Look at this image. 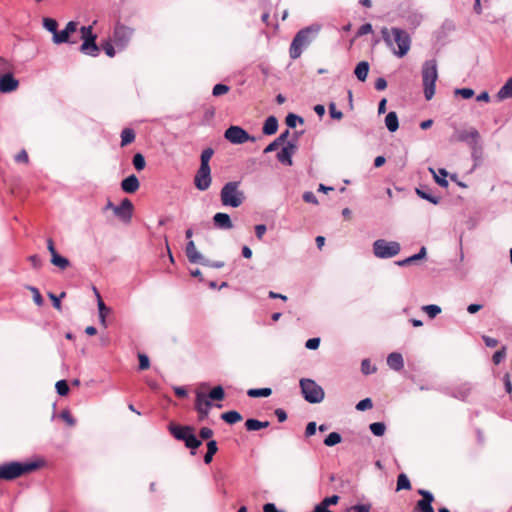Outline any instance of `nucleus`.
<instances>
[{
  "label": "nucleus",
  "mask_w": 512,
  "mask_h": 512,
  "mask_svg": "<svg viewBox=\"0 0 512 512\" xmlns=\"http://www.w3.org/2000/svg\"><path fill=\"white\" fill-rule=\"evenodd\" d=\"M316 430H317V426H316V423L315 422H309L306 426V429H305V436L306 437H311L312 435H314L316 433Z\"/></svg>",
  "instance_id": "60"
},
{
  "label": "nucleus",
  "mask_w": 512,
  "mask_h": 512,
  "mask_svg": "<svg viewBox=\"0 0 512 512\" xmlns=\"http://www.w3.org/2000/svg\"><path fill=\"white\" fill-rule=\"evenodd\" d=\"M320 25L313 24L304 29H301L294 37L289 53L292 59H297L301 56L303 49L309 46L312 41L317 37L320 32Z\"/></svg>",
  "instance_id": "2"
},
{
  "label": "nucleus",
  "mask_w": 512,
  "mask_h": 512,
  "mask_svg": "<svg viewBox=\"0 0 512 512\" xmlns=\"http://www.w3.org/2000/svg\"><path fill=\"white\" fill-rule=\"evenodd\" d=\"M361 370L364 374L368 375L374 373L376 371V368L371 365L368 359H365L361 363Z\"/></svg>",
  "instance_id": "53"
},
{
  "label": "nucleus",
  "mask_w": 512,
  "mask_h": 512,
  "mask_svg": "<svg viewBox=\"0 0 512 512\" xmlns=\"http://www.w3.org/2000/svg\"><path fill=\"white\" fill-rule=\"evenodd\" d=\"M41 466V463L10 462L0 466V479L12 480Z\"/></svg>",
  "instance_id": "5"
},
{
  "label": "nucleus",
  "mask_w": 512,
  "mask_h": 512,
  "mask_svg": "<svg viewBox=\"0 0 512 512\" xmlns=\"http://www.w3.org/2000/svg\"><path fill=\"white\" fill-rule=\"evenodd\" d=\"M455 93L462 96L464 99H469L474 95V90L471 88H461L457 89Z\"/></svg>",
  "instance_id": "54"
},
{
  "label": "nucleus",
  "mask_w": 512,
  "mask_h": 512,
  "mask_svg": "<svg viewBox=\"0 0 512 512\" xmlns=\"http://www.w3.org/2000/svg\"><path fill=\"white\" fill-rule=\"evenodd\" d=\"M213 223L217 228L220 229H232L233 223L230 216L227 213L218 212L213 216Z\"/></svg>",
  "instance_id": "19"
},
{
  "label": "nucleus",
  "mask_w": 512,
  "mask_h": 512,
  "mask_svg": "<svg viewBox=\"0 0 512 512\" xmlns=\"http://www.w3.org/2000/svg\"><path fill=\"white\" fill-rule=\"evenodd\" d=\"M13 65L12 63L5 59L0 57V77L5 76L6 74L12 73Z\"/></svg>",
  "instance_id": "36"
},
{
  "label": "nucleus",
  "mask_w": 512,
  "mask_h": 512,
  "mask_svg": "<svg viewBox=\"0 0 512 512\" xmlns=\"http://www.w3.org/2000/svg\"><path fill=\"white\" fill-rule=\"evenodd\" d=\"M224 396L225 393L222 386H216L210 391L208 398L212 400H222Z\"/></svg>",
  "instance_id": "42"
},
{
  "label": "nucleus",
  "mask_w": 512,
  "mask_h": 512,
  "mask_svg": "<svg viewBox=\"0 0 512 512\" xmlns=\"http://www.w3.org/2000/svg\"><path fill=\"white\" fill-rule=\"evenodd\" d=\"M381 34L386 45L392 50L395 56L402 58L409 52L411 48V38L406 31L396 27L390 30L384 27L381 30Z\"/></svg>",
  "instance_id": "1"
},
{
  "label": "nucleus",
  "mask_w": 512,
  "mask_h": 512,
  "mask_svg": "<svg viewBox=\"0 0 512 512\" xmlns=\"http://www.w3.org/2000/svg\"><path fill=\"white\" fill-rule=\"evenodd\" d=\"M135 139V133L132 129H124L121 133V145L125 146Z\"/></svg>",
  "instance_id": "38"
},
{
  "label": "nucleus",
  "mask_w": 512,
  "mask_h": 512,
  "mask_svg": "<svg viewBox=\"0 0 512 512\" xmlns=\"http://www.w3.org/2000/svg\"><path fill=\"white\" fill-rule=\"evenodd\" d=\"M339 501V496L332 495L323 499L318 505L324 508H328L330 505H335Z\"/></svg>",
  "instance_id": "49"
},
{
  "label": "nucleus",
  "mask_w": 512,
  "mask_h": 512,
  "mask_svg": "<svg viewBox=\"0 0 512 512\" xmlns=\"http://www.w3.org/2000/svg\"><path fill=\"white\" fill-rule=\"evenodd\" d=\"M300 387L305 400L309 403H320L325 397L323 388L312 379H301Z\"/></svg>",
  "instance_id": "7"
},
{
  "label": "nucleus",
  "mask_w": 512,
  "mask_h": 512,
  "mask_svg": "<svg viewBox=\"0 0 512 512\" xmlns=\"http://www.w3.org/2000/svg\"><path fill=\"white\" fill-rule=\"evenodd\" d=\"M228 91H229V87L227 85L216 84L213 87L212 93H213L214 96H221V95L226 94Z\"/></svg>",
  "instance_id": "52"
},
{
  "label": "nucleus",
  "mask_w": 512,
  "mask_h": 512,
  "mask_svg": "<svg viewBox=\"0 0 512 512\" xmlns=\"http://www.w3.org/2000/svg\"><path fill=\"white\" fill-rule=\"evenodd\" d=\"M267 231V228L264 224H259V225H256L255 226V233H256V237L261 240L264 236V234L266 233Z\"/></svg>",
  "instance_id": "61"
},
{
  "label": "nucleus",
  "mask_w": 512,
  "mask_h": 512,
  "mask_svg": "<svg viewBox=\"0 0 512 512\" xmlns=\"http://www.w3.org/2000/svg\"><path fill=\"white\" fill-rule=\"evenodd\" d=\"M56 391L59 395L65 396L69 392L68 384L65 380H59L55 384Z\"/></svg>",
  "instance_id": "45"
},
{
  "label": "nucleus",
  "mask_w": 512,
  "mask_h": 512,
  "mask_svg": "<svg viewBox=\"0 0 512 512\" xmlns=\"http://www.w3.org/2000/svg\"><path fill=\"white\" fill-rule=\"evenodd\" d=\"M94 293L96 295V298H97V307H98V314H99V322L100 324L106 328L107 327V323H106V317L107 315L110 313V308H108L105 303L103 302L99 292L97 291L96 288H94Z\"/></svg>",
  "instance_id": "18"
},
{
  "label": "nucleus",
  "mask_w": 512,
  "mask_h": 512,
  "mask_svg": "<svg viewBox=\"0 0 512 512\" xmlns=\"http://www.w3.org/2000/svg\"><path fill=\"white\" fill-rule=\"evenodd\" d=\"M77 30L78 23L75 21H69L63 30L58 31L57 33H55V35H53V43H76V40H71V35L74 34Z\"/></svg>",
  "instance_id": "11"
},
{
  "label": "nucleus",
  "mask_w": 512,
  "mask_h": 512,
  "mask_svg": "<svg viewBox=\"0 0 512 512\" xmlns=\"http://www.w3.org/2000/svg\"><path fill=\"white\" fill-rule=\"evenodd\" d=\"M247 394L253 398L268 397L272 394V390L270 388L249 389Z\"/></svg>",
  "instance_id": "34"
},
{
  "label": "nucleus",
  "mask_w": 512,
  "mask_h": 512,
  "mask_svg": "<svg viewBox=\"0 0 512 512\" xmlns=\"http://www.w3.org/2000/svg\"><path fill=\"white\" fill-rule=\"evenodd\" d=\"M297 150V146L294 142L288 141L284 144L282 149L277 154V159L280 163L286 166H292V157Z\"/></svg>",
  "instance_id": "12"
},
{
  "label": "nucleus",
  "mask_w": 512,
  "mask_h": 512,
  "mask_svg": "<svg viewBox=\"0 0 512 512\" xmlns=\"http://www.w3.org/2000/svg\"><path fill=\"white\" fill-rule=\"evenodd\" d=\"M116 46H114V43H112L110 40L108 41H105L103 43V49L106 53V55L110 58L114 57L115 54H116V49H115Z\"/></svg>",
  "instance_id": "48"
},
{
  "label": "nucleus",
  "mask_w": 512,
  "mask_h": 512,
  "mask_svg": "<svg viewBox=\"0 0 512 512\" xmlns=\"http://www.w3.org/2000/svg\"><path fill=\"white\" fill-rule=\"evenodd\" d=\"M220 200L225 207H240L245 201V193L240 188V182H227L220 191Z\"/></svg>",
  "instance_id": "4"
},
{
  "label": "nucleus",
  "mask_w": 512,
  "mask_h": 512,
  "mask_svg": "<svg viewBox=\"0 0 512 512\" xmlns=\"http://www.w3.org/2000/svg\"><path fill=\"white\" fill-rule=\"evenodd\" d=\"M422 309L430 318H434L441 313V308L434 304L425 305Z\"/></svg>",
  "instance_id": "40"
},
{
  "label": "nucleus",
  "mask_w": 512,
  "mask_h": 512,
  "mask_svg": "<svg viewBox=\"0 0 512 512\" xmlns=\"http://www.w3.org/2000/svg\"><path fill=\"white\" fill-rule=\"evenodd\" d=\"M297 123H303V119L295 114H288L286 117V124L290 128H295L297 126Z\"/></svg>",
  "instance_id": "47"
},
{
  "label": "nucleus",
  "mask_w": 512,
  "mask_h": 512,
  "mask_svg": "<svg viewBox=\"0 0 512 512\" xmlns=\"http://www.w3.org/2000/svg\"><path fill=\"white\" fill-rule=\"evenodd\" d=\"M186 255L190 262L206 264L203 255L197 250L193 240H190L186 246Z\"/></svg>",
  "instance_id": "17"
},
{
  "label": "nucleus",
  "mask_w": 512,
  "mask_h": 512,
  "mask_svg": "<svg viewBox=\"0 0 512 512\" xmlns=\"http://www.w3.org/2000/svg\"><path fill=\"white\" fill-rule=\"evenodd\" d=\"M207 453L204 457V462L209 464L212 461L213 455L217 452V443L215 440H211L207 443Z\"/></svg>",
  "instance_id": "32"
},
{
  "label": "nucleus",
  "mask_w": 512,
  "mask_h": 512,
  "mask_svg": "<svg viewBox=\"0 0 512 512\" xmlns=\"http://www.w3.org/2000/svg\"><path fill=\"white\" fill-rule=\"evenodd\" d=\"M213 155L212 149H206L201 154V165L200 167L210 168L209 161Z\"/></svg>",
  "instance_id": "44"
},
{
  "label": "nucleus",
  "mask_w": 512,
  "mask_h": 512,
  "mask_svg": "<svg viewBox=\"0 0 512 512\" xmlns=\"http://www.w3.org/2000/svg\"><path fill=\"white\" fill-rule=\"evenodd\" d=\"M401 250L397 241L378 239L373 243V253L377 258L386 259L396 256Z\"/></svg>",
  "instance_id": "8"
},
{
  "label": "nucleus",
  "mask_w": 512,
  "mask_h": 512,
  "mask_svg": "<svg viewBox=\"0 0 512 512\" xmlns=\"http://www.w3.org/2000/svg\"><path fill=\"white\" fill-rule=\"evenodd\" d=\"M289 131L286 130L279 137H277L272 143H270L265 149L264 153H270L272 151L277 150L281 145L285 143V139L287 138Z\"/></svg>",
  "instance_id": "28"
},
{
  "label": "nucleus",
  "mask_w": 512,
  "mask_h": 512,
  "mask_svg": "<svg viewBox=\"0 0 512 512\" xmlns=\"http://www.w3.org/2000/svg\"><path fill=\"white\" fill-rule=\"evenodd\" d=\"M387 364L391 369L400 371L404 367V360L402 355L397 352L389 354L387 357Z\"/></svg>",
  "instance_id": "22"
},
{
  "label": "nucleus",
  "mask_w": 512,
  "mask_h": 512,
  "mask_svg": "<svg viewBox=\"0 0 512 512\" xmlns=\"http://www.w3.org/2000/svg\"><path fill=\"white\" fill-rule=\"evenodd\" d=\"M140 187L138 178L135 175H130L122 180L121 188L126 193H134Z\"/></svg>",
  "instance_id": "20"
},
{
  "label": "nucleus",
  "mask_w": 512,
  "mask_h": 512,
  "mask_svg": "<svg viewBox=\"0 0 512 512\" xmlns=\"http://www.w3.org/2000/svg\"><path fill=\"white\" fill-rule=\"evenodd\" d=\"M369 428L372 434L375 436H383L386 431V426L382 422L371 423Z\"/></svg>",
  "instance_id": "37"
},
{
  "label": "nucleus",
  "mask_w": 512,
  "mask_h": 512,
  "mask_svg": "<svg viewBox=\"0 0 512 512\" xmlns=\"http://www.w3.org/2000/svg\"><path fill=\"white\" fill-rule=\"evenodd\" d=\"M133 165L136 170H138V171L143 170L146 166V161H145L144 156L140 153L135 154L133 157Z\"/></svg>",
  "instance_id": "43"
},
{
  "label": "nucleus",
  "mask_w": 512,
  "mask_h": 512,
  "mask_svg": "<svg viewBox=\"0 0 512 512\" xmlns=\"http://www.w3.org/2000/svg\"><path fill=\"white\" fill-rule=\"evenodd\" d=\"M51 263L54 266H57L62 270L66 269L70 264L69 260L67 258H65L59 254H55V255H53V257H51Z\"/></svg>",
  "instance_id": "33"
},
{
  "label": "nucleus",
  "mask_w": 512,
  "mask_h": 512,
  "mask_svg": "<svg viewBox=\"0 0 512 512\" xmlns=\"http://www.w3.org/2000/svg\"><path fill=\"white\" fill-rule=\"evenodd\" d=\"M43 27L51 32L53 35H55V33H57V27H58V23L56 20L52 19V18H44L43 19Z\"/></svg>",
  "instance_id": "39"
},
{
  "label": "nucleus",
  "mask_w": 512,
  "mask_h": 512,
  "mask_svg": "<svg viewBox=\"0 0 512 512\" xmlns=\"http://www.w3.org/2000/svg\"><path fill=\"white\" fill-rule=\"evenodd\" d=\"M224 137L232 144H243L249 140H254L240 126H230L224 133Z\"/></svg>",
  "instance_id": "10"
},
{
  "label": "nucleus",
  "mask_w": 512,
  "mask_h": 512,
  "mask_svg": "<svg viewBox=\"0 0 512 512\" xmlns=\"http://www.w3.org/2000/svg\"><path fill=\"white\" fill-rule=\"evenodd\" d=\"M19 87V81L13 76L12 73L6 74L3 77H0V92L1 93H10Z\"/></svg>",
  "instance_id": "15"
},
{
  "label": "nucleus",
  "mask_w": 512,
  "mask_h": 512,
  "mask_svg": "<svg viewBox=\"0 0 512 512\" xmlns=\"http://www.w3.org/2000/svg\"><path fill=\"white\" fill-rule=\"evenodd\" d=\"M28 289L32 293L33 300H34L35 304L37 306H42L43 299H42V296H41L39 290L36 287H33V286H29Z\"/></svg>",
  "instance_id": "50"
},
{
  "label": "nucleus",
  "mask_w": 512,
  "mask_h": 512,
  "mask_svg": "<svg viewBox=\"0 0 512 512\" xmlns=\"http://www.w3.org/2000/svg\"><path fill=\"white\" fill-rule=\"evenodd\" d=\"M303 199L308 202V203H312V204H315L317 205L318 204V200L316 198V196L314 195L313 192L311 191H307L303 194Z\"/></svg>",
  "instance_id": "59"
},
{
  "label": "nucleus",
  "mask_w": 512,
  "mask_h": 512,
  "mask_svg": "<svg viewBox=\"0 0 512 512\" xmlns=\"http://www.w3.org/2000/svg\"><path fill=\"white\" fill-rule=\"evenodd\" d=\"M342 437L338 432H331L325 439L324 444L328 447L335 446L341 443Z\"/></svg>",
  "instance_id": "35"
},
{
  "label": "nucleus",
  "mask_w": 512,
  "mask_h": 512,
  "mask_svg": "<svg viewBox=\"0 0 512 512\" xmlns=\"http://www.w3.org/2000/svg\"><path fill=\"white\" fill-rule=\"evenodd\" d=\"M369 73V63L367 61H361L357 64L354 74L359 81L364 82Z\"/></svg>",
  "instance_id": "24"
},
{
  "label": "nucleus",
  "mask_w": 512,
  "mask_h": 512,
  "mask_svg": "<svg viewBox=\"0 0 512 512\" xmlns=\"http://www.w3.org/2000/svg\"><path fill=\"white\" fill-rule=\"evenodd\" d=\"M211 181V169L200 167L194 179L196 188L200 191H205L210 187Z\"/></svg>",
  "instance_id": "13"
},
{
  "label": "nucleus",
  "mask_w": 512,
  "mask_h": 512,
  "mask_svg": "<svg viewBox=\"0 0 512 512\" xmlns=\"http://www.w3.org/2000/svg\"><path fill=\"white\" fill-rule=\"evenodd\" d=\"M263 512H285V511L277 509V507L273 503H267L263 506Z\"/></svg>",
  "instance_id": "64"
},
{
  "label": "nucleus",
  "mask_w": 512,
  "mask_h": 512,
  "mask_svg": "<svg viewBox=\"0 0 512 512\" xmlns=\"http://www.w3.org/2000/svg\"><path fill=\"white\" fill-rule=\"evenodd\" d=\"M184 442H185L186 447H188L190 449H196L201 445V441L196 438V436L193 432H192V434L189 435L187 440H185Z\"/></svg>",
  "instance_id": "46"
},
{
  "label": "nucleus",
  "mask_w": 512,
  "mask_h": 512,
  "mask_svg": "<svg viewBox=\"0 0 512 512\" xmlns=\"http://www.w3.org/2000/svg\"><path fill=\"white\" fill-rule=\"evenodd\" d=\"M497 97L499 100L512 98V77L509 78L506 81V83L500 88V90L497 93Z\"/></svg>",
  "instance_id": "29"
},
{
  "label": "nucleus",
  "mask_w": 512,
  "mask_h": 512,
  "mask_svg": "<svg viewBox=\"0 0 512 512\" xmlns=\"http://www.w3.org/2000/svg\"><path fill=\"white\" fill-rule=\"evenodd\" d=\"M429 171L432 173L434 180L437 184H439L442 187L448 186L447 176L448 173L445 169H439L436 171L434 168H429Z\"/></svg>",
  "instance_id": "25"
},
{
  "label": "nucleus",
  "mask_w": 512,
  "mask_h": 512,
  "mask_svg": "<svg viewBox=\"0 0 512 512\" xmlns=\"http://www.w3.org/2000/svg\"><path fill=\"white\" fill-rule=\"evenodd\" d=\"M419 494L423 496V499H421L418 502V507L422 512H427L432 510V502L434 500L433 495L426 490H419Z\"/></svg>",
  "instance_id": "21"
},
{
  "label": "nucleus",
  "mask_w": 512,
  "mask_h": 512,
  "mask_svg": "<svg viewBox=\"0 0 512 512\" xmlns=\"http://www.w3.org/2000/svg\"><path fill=\"white\" fill-rule=\"evenodd\" d=\"M138 359H139V368L141 370H145V369L149 368L150 361H149V358L145 354H139Z\"/></svg>",
  "instance_id": "56"
},
{
  "label": "nucleus",
  "mask_w": 512,
  "mask_h": 512,
  "mask_svg": "<svg viewBox=\"0 0 512 512\" xmlns=\"http://www.w3.org/2000/svg\"><path fill=\"white\" fill-rule=\"evenodd\" d=\"M329 112L332 118L340 120L343 117V113L337 110L335 103L329 104Z\"/></svg>",
  "instance_id": "55"
},
{
  "label": "nucleus",
  "mask_w": 512,
  "mask_h": 512,
  "mask_svg": "<svg viewBox=\"0 0 512 512\" xmlns=\"http://www.w3.org/2000/svg\"><path fill=\"white\" fill-rule=\"evenodd\" d=\"M411 488V484H410V480L408 479V477L405 475V474H400L398 476V479H397V490H403V489H410Z\"/></svg>",
  "instance_id": "41"
},
{
  "label": "nucleus",
  "mask_w": 512,
  "mask_h": 512,
  "mask_svg": "<svg viewBox=\"0 0 512 512\" xmlns=\"http://www.w3.org/2000/svg\"><path fill=\"white\" fill-rule=\"evenodd\" d=\"M134 30L128 26L118 24L113 33V43L118 50H124L132 39Z\"/></svg>",
  "instance_id": "9"
},
{
  "label": "nucleus",
  "mask_w": 512,
  "mask_h": 512,
  "mask_svg": "<svg viewBox=\"0 0 512 512\" xmlns=\"http://www.w3.org/2000/svg\"><path fill=\"white\" fill-rule=\"evenodd\" d=\"M82 44L80 51L87 56L96 57L98 56L100 49L96 44V34L93 32V26H82L80 28Z\"/></svg>",
  "instance_id": "6"
},
{
  "label": "nucleus",
  "mask_w": 512,
  "mask_h": 512,
  "mask_svg": "<svg viewBox=\"0 0 512 512\" xmlns=\"http://www.w3.org/2000/svg\"><path fill=\"white\" fill-rule=\"evenodd\" d=\"M277 128H278V121H277L276 117L270 116L264 122L263 133L265 135H272V134L276 133Z\"/></svg>",
  "instance_id": "27"
},
{
  "label": "nucleus",
  "mask_w": 512,
  "mask_h": 512,
  "mask_svg": "<svg viewBox=\"0 0 512 512\" xmlns=\"http://www.w3.org/2000/svg\"><path fill=\"white\" fill-rule=\"evenodd\" d=\"M372 406H373V404H372L371 399L365 398L357 403L356 409L359 411H365V410L371 409Z\"/></svg>",
  "instance_id": "51"
},
{
  "label": "nucleus",
  "mask_w": 512,
  "mask_h": 512,
  "mask_svg": "<svg viewBox=\"0 0 512 512\" xmlns=\"http://www.w3.org/2000/svg\"><path fill=\"white\" fill-rule=\"evenodd\" d=\"M422 84L426 100H431L436 92V82L438 79V64L435 59H430L422 64L421 68Z\"/></svg>",
  "instance_id": "3"
},
{
  "label": "nucleus",
  "mask_w": 512,
  "mask_h": 512,
  "mask_svg": "<svg viewBox=\"0 0 512 512\" xmlns=\"http://www.w3.org/2000/svg\"><path fill=\"white\" fill-rule=\"evenodd\" d=\"M211 408V402L208 396L201 391L196 392V409L203 416L206 417Z\"/></svg>",
  "instance_id": "16"
},
{
  "label": "nucleus",
  "mask_w": 512,
  "mask_h": 512,
  "mask_svg": "<svg viewBox=\"0 0 512 512\" xmlns=\"http://www.w3.org/2000/svg\"><path fill=\"white\" fill-rule=\"evenodd\" d=\"M170 430L175 438L183 441L187 440L189 435L193 432L192 428L188 426H173L170 428Z\"/></svg>",
  "instance_id": "23"
},
{
  "label": "nucleus",
  "mask_w": 512,
  "mask_h": 512,
  "mask_svg": "<svg viewBox=\"0 0 512 512\" xmlns=\"http://www.w3.org/2000/svg\"><path fill=\"white\" fill-rule=\"evenodd\" d=\"M133 204L129 199H124L119 206L113 207L114 214L125 222H130L133 213Z\"/></svg>",
  "instance_id": "14"
},
{
  "label": "nucleus",
  "mask_w": 512,
  "mask_h": 512,
  "mask_svg": "<svg viewBox=\"0 0 512 512\" xmlns=\"http://www.w3.org/2000/svg\"><path fill=\"white\" fill-rule=\"evenodd\" d=\"M385 125L390 132H395L399 128V121L396 112H389L385 117Z\"/></svg>",
  "instance_id": "26"
},
{
  "label": "nucleus",
  "mask_w": 512,
  "mask_h": 512,
  "mask_svg": "<svg viewBox=\"0 0 512 512\" xmlns=\"http://www.w3.org/2000/svg\"><path fill=\"white\" fill-rule=\"evenodd\" d=\"M245 426H246V429L249 431H257V430L268 427L269 422L268 421L262 422V421H259L256 419H248L245 422Z\"/></svg>",
  "instance_id": "30"
},
{
  "label": "nucleus",
  "mask_w": 512,
  "mask_h": 512,
  "mask_svg": "<svg viewBox=\"0 0 512 512\" xmlns=\"http://www.w3.org/2000/svg\"><path fill=\"white\" fill-rule=\"evenodd\" d=\"M320 345V339L319 338H311L306 341V348L310 350H316Z\"/></svg>",
  "instance_id": "57"
},
{
  "label": "nucleus",
  "mask_w": 512,
  "mask_h": 512,
  "mask_svg": "<svg viewBox=\"0 0 512 512\" xmlns=\"http://www.w3.org/2000/svg\"><path fill=\"white\" fill-rule=\"evenodd\" d=\"M371 505L369 504H358L353 507L355 512H370Z\"/></svg>",
  "instance_id": "63"
},
{
  "label": "nucleus",
  "mask_w": 512,
  "mask_h": 512,
  "mask_svg": "<svg viewBox=\"0 0 512 512\" xmlns=\"http://www.w3.org/2000/svg\"><path fill=\"white\" fill-rule=\"evenodd\" d=\"M15 160L17 162H21V163H25L27 164L28 161H29V157H28V154L25 150H21L20 152H18L16 155H15Z\"/></svg>",
  "instance_id": "58"
},
{
  "label": "nucleus",
  "mask_w": 512,
  "mask_h": 512,
  "mask_svg": "<svg viewBox=\"0 0 512 512\" xmlns=\"http://www.w3.org/2000/svg\"><path fill=\"white\" fill-rule=\"evenodd\" d=\"M61 418L69 425V426H74L75 425V420L74 418L70 415V413L68 411H63L61 413Z\"/></svg>",
  "instance_id": "62"
},
{
  "label": "nucleus",
  "mask_w": 512,
  "mask_h": 512,
  "mask_svg": "<svg viewBox=\"0 0 512 512\" xmlns=\"http://www.w3.org/2000/svg\"><path fill=\"white\" fill-rule=\"evenodd\" d=\"M221 418L229 424H235L242 419V416L237 411H228L223 413Z\"/></svg>",
  "instance_id": "31"
}]
</instances>
